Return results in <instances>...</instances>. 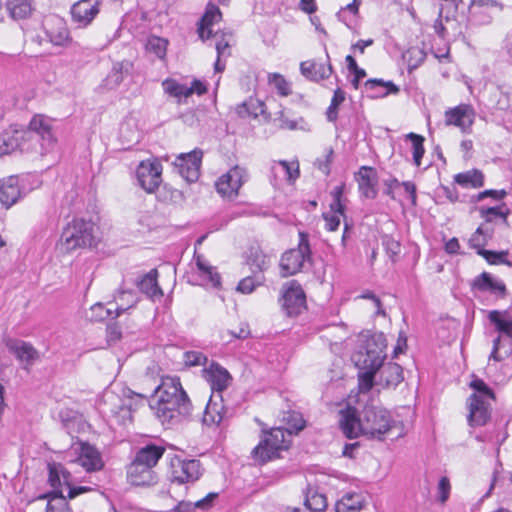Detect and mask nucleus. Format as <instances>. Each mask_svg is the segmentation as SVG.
<instances>
[{
    "instance_id": "nucleus-1",
    "label": "nucleus",
    "mask_w": 512,
    "mask_h": 512,
    "mask_svg": "<svg viewBox=\"0 0 512 512\" xmlns=\"http://www.w3.org/2000/svg\"><path fill=\"white\" fill-rule=\"evenodd\" d=\"M340 427L347 438L364 435L368 438L382 440L384 435L394 429L402 432V424L395 421L390 412L378 405H366L357 414L354 408H347L340 413Z\"/></svg>"
},
{
    "instance_id": "nucleus-2",
    "label": "nucleus",
    "mask_w": 512,
    "mask_h": 512,
    "mask_svg": "<svg viewBox=\"0 0 512 512\" xmlns=\"http://www.w3.org/2000/svg\"><path fill=\"white\" fill-rule=\"evenodd\" d=\"M150 408L162 424H170L190 415L192 403L180 379L166 376L155 389Z\"/></svg>"
},
{
    "instance_id": "nucleus-3",
    "label": "nucleus",
    "mask_w": 512,
    "mask_h": 512,
    "mask_svg": "<svg viewBox=\"0 0 512 512\" xmlns=\"http://www.w3.org/2000/svg\"><path fill=\"white\" fill-rule=\"evenodd\" d=\"M165 448L148 444L138 450L133 461L127 466V480L135 486L156 483L157 476L153 468L163 456Z\"/></svg>"
},
{
    "instance_id": "nucleus-4",
    "label": "nucleus",
    "mask_w": 512,
    "mask_h": 512,
    "mask_svg": "<svg viewBox=\"0 0 512 512\" xmlns=\"http://www.w3.org/2000/svg\"><path fill=\"white\" fill-rule=\"evenodd\" d=\"M386 346V338L381 332L361 334L352 361L359 369H380L386 358Z\"/></svg>"
},
{
    "instance_id": "nucleus-5",
    "label": "nucleus",
    "mask_w": 512,
    "mask_h": 512,
    "mask_svg": "<svg viewBox=\"0 0 512 512\" xmlns=\"http://www.w3.org/2000/svg\"><path fill=\"white\" fill-rule=\"evenodd\" d=\"M488 319L498 333L493 340L489 360L501 362L512 354V316L506 311L493 310L489 312Z\"/></svg>"
},
{
    "instance_id": "nucleus-6",
    "label": "nucleus",
    "mask_w": 512,
    "mask_h": 512,
    "mask_svg": "<svg viewBox=\"0 0 512 512\" xmlns=\"http://www.w3.org/2000/svg\"><path fill=\"white\" fill-rule=\"evenodd\" d=\"M95 242L94 224L91 221L78 218L64 228L59 246L62 251L68 253L77 248L91 247Z\"/></svg>"
},
{
    "instance_id": "nucleus-7",
    "label": "nucleus",
    "mask_w": 512,
    "mask_h": 512,
    "mask_svg": "<svg viewBox=\"0 0 512 512\" xmlns=\"http://www.w3.org/2000/svg\"><path fill=\"white\" fill-rule=\"evenodd\" d=\"M291 431L284 430L281 427L272 428L264 431L259 444L252 450V457L264 464L279 456V452L289 447Z\"/></svg>"
},
{
    "instance_id": "nucleus-8",
    "label": "nucleus",
    "mask_w": 512,
    "mask_h": 512,
    "mask_svg": "<svg viewBox=\"0 0 512 512\" xmlns=\"http://www.w3.org/2000/svg\"><path fill=\"white\" fill-rule=\"evenodd\" d=\"M299 238L298 247L286 251L281 257L280 269L283 277L298 273L303 268L304 263L311 259V250L307 234L300 232Z\"/></svg>"
},
{
    "instance_id": "nucleus-9",
    "label": "nucleus",
    "mask_w": 512,
    "mask_h": 512,
    "mask_svg": "<svg viewBox=\"0 0 512 512\" xmlns=\"http://www.w3.org/2000/svg\"><path fill=\"white\" fill-rule=\"evenodd\" d=\"M26 140L41 142V154L50 152L55 144L50 120L42 115L34 116L26 130Z\"/></svg>"
},
{
    "instance_id": "nucleus-10",
    "label": "nucleus",
    "mask_w": 512,
    "mask_h": 512,
    "mask_svg": "<svg viewBox=\"0 0 512 512\" xmlns=\"http://www.w3.org/2000/svg\"><path fill=\"white\" fill-rule=\"evenodd\" d=\"M48 470V481L50 485L54 488L53 492H56L57 494H59V491H62V494L64 495L63 487H66L67 497L73 499L76 496L89 490V488L84 486L73 487L71 485V474L60 463L48 464Z\"/></svg>"
},
{
    "instance_id": "nucleus-11",
    "label": "nucleus",
    "mask_w": 512,
    "mask_h": 512,
    "mask_svg": "<svg viewBox=\"0 0 512 512\" xmlns=\"http://www.w3.org/2000/svg\"><path fill=\"white\" fill-rule=\"evenodd\" d=\"M249 174L244 167L234 166L226 174H223L215 186L217 192L223 197L232 199L238 195L241 186L248 181Z\"/></svg>"
},
{
    "instance_id": "nucleus-12",
    "label": "nucleus",
    "mask_w": 512,
    "mask_h": 512,
    "mask_svg": "<svg viewBox=\"0 0 512 512\" xmlns=\"http://www.w3.org/2000/svg\"><path fill=\"white\" fill-rule=\"evenodd\" d=\"M281 306L288 316L298 315L305 306V293L295 280L287 282L283 287L280 299Z\"/></svg>"
},
{
    "instance_id": "nucleus-13",
    "label": "nucleus",
    "mask_w": 512,
    "mask_h": 512,
    "mask_svg": "<svg viewBox=\"0 0 512 512\" xmlns=\"http://www.w3.org/2000/svg\"><path fill=\"white\" fill-rule=\"evenodd\" d=\"M117 302V306L115 308L116 315L114 317L119 316L127 309L134 306L136 303V299L132 292L130 291H121L119 292L118 296L115 298ZM90 319L92 321H104L107 318L113 317V311L111 308H106L101 303L94 304L90 309Z\"/></svg>"
},
{
    "instance_id": "nucleus-14",
    "label": "nucleus",
    "mask_w": 512,
    "mask_h": 512,
    "mask_svg": "<svg viewBox=\"0 0 512 512\" xmlns=\"http://www.w3.org/2000/svg\"><path fill=\"white\" fill-rule=\"evenodd\" d=\"M202 155L201 150H193L176 157L174 168L187 182H195L198 179Z\"/></svg>"
},
{
    "instance_id": "nucleus-15",
    "label": "nucleus",
    "mask_w": 512,
    "mask_h": 512,
    "mask_svg": "<svg viewBox=\"0 0 512 512\" xmlns=\"http://www.w3.org/2000/svg\"><path fill=\"white\" fill-rule=\"evenodd\" d=\"M136 173L139 185L148 193L154 192L162 181V166L157 161H142Z\"/></svg>"
},
{
    "instance_id": "nucleus-16",
    "label": "nucleus",
    "mask_w": 512,
    "mask_h": 512,
    "mask_svg": "<svg viewBox=\"0 0 512 512\" xmlns=\"http://www.w3.org/2000/svg\"><path fill=\"white\" fill-rule=\"evenodd\" d=\"M97 408L104 417L125 418L130 415L129 409L119 395L112 391H105L97 402Z\"/></svg>"
},
{
    "instance_id": "nucleus-17",
    "label": "nucleus",
    "mask_w": 512,
    "mask_h": 512,
    "mask_svg": "<svg viewBox=\"0 0 512 512\" xmlns=\"http://www.w3.org/2000/svg\"><path fill=\"white\" fill-rule=\"evenodd\" d=\"M475 113L468 104H460L445 112V124L458 127L463 133H469L474 122Z\"/></svg>"
},
{
    "instance_id": "nucleus-18",
    "label": "nucleus",
    "mask_w": 512,
    "mask_h": 512,
    "mask_svg": "<svg viewBox=\"0 0 512 512\" xmlns=\"http://www.w3.org/2000/svg\"><path fill=\"white\" fill-rule=\"evenodd\" d=\"M171 467L172 480L179 484L193 482L200 476V462L195 459H175L172 461Z\"/></svg>"
},
{
    "instance_id": "nucleus-19",
    "label": "nucleus",
    "mask_w": 512,
    "mask_h": 512,
    "mask_svg": "<svg viewBox=\"0 0 512 512\" xmlns=\"http://www.w3.org/2000/svg\"><path fill=\"white\" fill-rule=\"evenodd\" d=\"M495 9H502L495 0H471L468 9L470 20L477 25H488L493 20L492 11Z\"/></svg>"
},
{
    "instance_id": "nucleus-20",
    "label": "nucleus",
    "mask_w": 512,
    "mask_h": 512,
    "mask_svg": "<svg viewBox=\"0 0 512 512\" xmlns=\"http://www.w3.org/2000/svg\"><path fill=\"white\" fill-rule=\"evenodd\" d=\"M75 451L78 454L76 462L87 472L99 471L103 468L101 454L94 446L81 442L75 447Z\"/></svg>"
},
{
    "instance_id": "nucleus-21",
    "label": "nucleus",
    "mask_w": 512,
    "mask_h": 512,
    "mask_svg": "<svg viewBox=\"0 0 512 512\" xmlns=\"http://www.w3.org/2000/svg\"><path fill=\"white\" fill-rule=\"evenodd\" d=\"M470 426H483L490 419L489 403L477 394H472L468 399Z\"/></svg>"
},
{
    "instance_id": "nucleus-22",
    "label": "nucleus",
    "mask_w": 512,
    "mask_h": 512,
    "mask_svg": "<svg viewBox=\"0 0 512 512\" xmlns=\"http://www.w3.org/2000/svg\"><path fill=\"white\" fill-rule=\"evenodd\" d=\"M100 0H80L71 8V15L79 25H88L99 13Z\"/></svg>"
},
{
    "instance_id": "nucleus-23",
    "label": "nucleus",
    "mask_w": 512,
    "mask_h": 512,
    "mask_svg": "<svg viewBox=\"0 0 512 512\" xmlns=\"http://www.w3.org/2000/svg\"><path fill=\"white\" fill-rule=\"evenodd\" d=\"M26 130L8 129L0 133V156L10 154L18 149L23 150L26 141Z\"/></svg>"
},
{
    "instance_id": "nucleus-24",
    "label": "nucleus",
    "mask_w": 512,
    "mask_h": 512,
    "mask_svg": "<svg viewBox=\"0 0 512 512\" xmlns=\"http://www.w3.org/2000/svg\"><path fill=\"white\" fill-rule=\"evenodd\" d=\"M7 347L20 362L25 363V368L33 365L39 359V352L30 343L11 340L7 343Z\"/></svg>"
},
{
    "instance_id": "nucleus-25",
    "label": "nucleus",
    "mask_w": 512,
    "mask_h": 512,
    "mask_svg": "<svg viewBox=\"0 0 512 512\" xmlns=\"http://www.w3.org/2000/svg\"><path fill=\"white\" fill-rule=\"evenodd\" d=\"M20 196L21 190L17 176H9L0 180V202L5 207H11Z\"/></svg>"
},
{
    "instance_id": "nucleus-26",
    "label": "nucleus",
    "mask_w": 512,
    "mask_h": 512,
    "mask_svg": "<svg viewBox=\"0 0 512 512\" xmlns=\"http://www.w3.org/2000/svg\"><path fill=\"white\" fill-rule=\"evenodd\" d=\"M359 190L363 196L373 199L377 195V175L372 167L362 166L357 175Z\"/></svg>"
},
{
    "instance_id": "nucleus-27",
    "label": "nucleus",
    "mask_w": 512,
    "mask_h": 512,
    "mask_svg": "<svg viewBox=\"0 0 512 512\" xmlns=\"http://www.w3.org/2000/svg\"><path fill=\"white\" fill-rule=\"evenodd\" d=\"M300 70L306 78L315 82L327 79L333 72L332 65L329 62L325 64L315 60L302 62Z\"/></svg>"
},
{
    "instance_id": "nucleus-28",
    "label": "nucleus",
    "mask_w": 512,
    "mask_h": 512,
    "mask_svg": "<svg viewBox=\"0 0 512 512\" xmlns=\"http://www.w3.org/2000/svg\"><path fill=\"white\" fill-rule=\"evenodd\" d=\"M364 89L368 97L382 98L389 94H397L399 88L391 81H384L382 79H369L364 83Z\"/></svg>"
},
{
    "instance_id": "nucleus-29",
    "label": "nucleus",
    "mask_w": 512,
    "mask_h": 512,
    "mask_svg": "<svg viewBox=\"0 0 512 512\" xmlns=\"http://www.w3.org/2000/svg\"><path fill=\"white\" fill-rule=\"evenodd\" d=\"M206 378L212 391L217 392L220 398L221 392L227 388L231 379L228 371L218 364L211 365Z\"/></svg>"
},
{
    "instance_id": "nucleus-30",
    "label": "nucleus",
    "mask_w": 512,
    "mask_h": 512,
    "mask_svg": "<svg viewBox=\"0 0 512 512\" xmlns=\"http://www.w3.org/2000/svg\"><path fill=\"white\" fill-rule=\"evenodd\" d=\"M379 384L384 387H396L403 381V369L397 363L389 362L381 366Z\"/></svg>"
},
{
    "instance_id": "nucleus-31",
    "label": "nucleus",
    "mask_w": 512,
    "mask_h": 512,
    "mask_svg": "<svg viewBox=\"0 0 512 512\" xmlns=\"http://www.w3.org/2000/svg\"><path fill=\"white\" fill-rule=\"evenodd\" d=\"M132 68L133 64L128 60L114 63L110 73L104 80L105 86L108 89H114L118 87L124 80V77L132 71Z\"/></svg>"
},
{
    "instance_id": "nucleus-32",
    "label": "nucleus",
    "mask_w": 512,
    "mask_h": 512,
    "mask_svg": "<svg viewBox=\"0 0 512 512\" xmlns=\"http://www.w3.org/2000/svg\"><path fill=\"white\" fill-rule=\"evenodd\" d=\"M221 16V11L217 6L209 5L207 7L198 27V34L202 40H206L212 36L211 26L218 22Z\"/></svg>"
},
{
    "instance_id": "nucleus-33",
    "label": "nucleus",
    "mask_w": 512,
    "mask_h": 512,
    "mask_svg": "<svg viewBox=\"0 0 512 512\" xmlns=\"http://www.w3.org/2000/svg\"><path fill=\"white\" fill-rule=\"evenodd\" d=\"M272 172L275 177H280L293 183L299 177V163L297 161L288 162L280 160L272 166Z\"/></svg>"
},
{
    "instance_id": "nucleus-34",
    "label": "nucleus",
    "mask_w": 512,
    "mask_h": 512,
    "mask_svg": "<svg viewBox=\"0 0 512 512\" xmlns=\"http://www.w3.org/2000/svg\"><path fill=\"white\" fill-rule=\"evenodd\" d=\"M5 6L14 20L26 19L33 11L32 0H7Z\"/></svg>"
},
{
    "instance_id": "nucleus-35",
    "label": "nucleus",
    "mask_w": 512,
    "mask_h": 512,
    "mask_svg": "<svg viewBox=\"0 0 512 512\" xmlns=\"http://www.w3.org/2000/svg\"><path fill=\"white\" fill-rule=\"evenodd\" d=\"M473 286L480 291H490L492 293H505V284L494 279L489 273L483 272L475 278Z\"/></svg>"
},
{
    "instance_id": "nucleus-36",
    "label": "nucleus",
    "mask_w": 512,
    "mask_h": 512,
    "mask_svg": "<svg viewBox=\"0 0 512 512\" xmlns=\"http://www.w3.org/2000/svg\"><path fill=\"white\" fill-rule=\"evenodd\" d=\"M138 287L141 292L150 298L161 297L162 291L157 283V271L152 270L145 274L138 282Z\"/></svg>"
},
{
    "instance_id": "nucleus-37",
    "label": "nucleus",
    "mask_w": 512,
    "mask_h": 512,
    "mask_svg": "<svg viewBox=\"0 0 512 512\" xmlns=\"http://www.w3.org/2000/svg\"><path fill=\"white\" fill-rule=\"evenodd\" d=\"M454 180L457 184L465 188H479L484 185V175L481 171L476 169L456 174Z\"/></svg>"
},
{
    "instance_id": "nucleus-38",
    "label": "nucleus",
    "mask_w": 512,
    "mask_h": 512,
    "mask_svg": "<svg viewBox=\"0 0 512 512\" xmlns=\"http://www.w3.org/2000/svg\"><path fill=\"white\" fill-rule=\"evenodd\" d=\"M362 496L356 493H347L336 503V512H359L362 509Z\"/></svg>"
},
{
    "instance_id": "nucleus-39",
    "label": "nucleus",
    "mask_w": 512,
    "mask_h": 512,
    "mask_svg": "<svg viewBox=\"0 0 512 512\" xmlns=\"http://www.w3.org/2000/svg\"><path fill=\"white\" fill-rule=\"evenodd\" d=\"M196 265L204 279H207L213 287H220L221 277L215 267L209 265L200 255L196 256Z\"/></svg>"
},
{
    "instance_id": "nucleus-40",
    "label": "nucleus",
    "mask_w": 512,
    "mask_h": 512,
    "mask_svg": "<svg viewBox=\"0 0 512 512\" xmlns=\"http://www.w3.org/2000/svg\"><path fill=\"white\" fill-rule=\"evenodd\" d=\"M165 93L181 101L182 98H188L191 96V90L188 89L187 85L181 84L174 79H166L162 83Z\"/></svg>"
},
{
    "instance_id": "nucleus-41",
    "label": "nucleus",
    "mask_w": 512,
    "mask_h": 512,
    "mask_svg": "<svg viewBox=\"0 0 512 512\" xmlns=\"http://www.w3.org/2000/svg\"><path fill=\"white\" fill-rule=\"evenodd\" d=\"M45 497H49L46 512H71L62 491H59V494L52 492Z\"/></svg>"
},
{
    "instance_id": "nucleus-42",
    "label": "nucleus",
    "mask_w": 512,
    "mask_h": 512,
    "mask_svg": "<svg viewBox=\"0 0 512 512\" xmlns=\"http://www.w3.org/2000/svg\"><path fill=\"white\" fill-rule=\"evenodd\" d=\"M406 138L412 142L413 162L417 167H419L421 165V160L425 153V148L423 145L425 139L423 136L415 134L413 132L407 134Z\"/></svg>"
},
{
    "instance_id": "nucleus-43",
    "label": "nucleus",
    "mask_w": 512,
    "mask_h": 512,
    "mask_svg": "<svg viewBox=\"0 0 512 512\" xmlns=\"http://www.w3.org/2000/svg\"><path fill=\"white\" fill-rule=\"evenodd\" d=\"M403 58L407 62L408 70L412 71L425 61L426 53L418 47H412L403 54Z\"/></svg>"
},
{
    "instance_id": "nucleus-44",
    "label": "nucleus",
    "mask_w": 512,
    "mask_h": 512,
    "mask_svg": "<svg viewBox=\"0 0 512 512\" xmlns=\"http://www.w3.org/2000/svg\"><path fill=\"white\" fill-rule=\"evenodd\" d=\"M306 507L312 512H323L327 508V500L324 494L309 491L305 500Z\"/></svg>"
},
{
    "instance_id": "nucleus-45",
    "label": "nucleus",
    "mask_w": 512,
    "mask_h": 512,
    "mask_svg": "<svg viewBox=\"0 0 512 512\" xmlns=\"http://www.w3.org/2000/svg\"><path fill=\"white\" fill-rule=\"evenodd\" d=\"M479 212L486 222H492L495 217H501L504 221H507L510 210L506 207V204L503 203L496 207H481L479 208Z\"/></svg>"
},
{
    "instance_id": "nucleus-46",
    "label": "nucleus",
    "mask_w": 512,
    "mask_h": 512,
    "mask_svg": "<svg viewBox=\"0 0 512 512\" xmlns=\"http://www.w3.org/2000/svg\"><path fill=\"white\" fill-rule=\"evenodd\" d=\"M168 41L164 38L153 36L148 39L146 48L159 59H163L166 55Z\"/></svg>"
},
{
    "instance_id": "nucleus-47",
    "label": "nucleus",
    "mask_w": 512,
    "mask_h": 512,
    "mask_svg": "<svg viewBox=\"0 0 512 512\" xmlns=\"http://www.w3.org/2000/svg\"><path fill=\"white\" fill-rule=\"evenodd\" d=\"M268 82L272 85L281 96H288L291 94L290 84L286 79L278 73L269 74Z\"/></svg>"
},
{
    "instance_id": "nucleus-48",
    "label": "nucleus",
    "mask_w": 512,
    "mask_h": 512,
    "mask_svg": "<svg viewBox=\"0 0 512 512\" xmlns=\"http://www.w3.org/2000/svg\"><path fill=\"white\" fill-rule=\"evenodd\" d=\"M237 112L240 116L253 115L257 117L258 113H263V104L257 100L250 99L238 106Z\"/></svg>"
},
{
    "instance_id": "nucleus-49",
    "label": "nucleus",
    "mask_w": 512,
    "mask_h": 512,
    "mask_svg": "<svg viewBox=\"0 0 512 512\" xmlns=\"http://www.w3.org/2000/svg\"><path fill=\"white\" fill-rule=\"evenodd\" d=\"M249 264L253 272H263L270 265V259L261 251H256L249 259Z\"/></svg>"
},
{
    "instance_id": "nucleus-50",
    "label": "nucleus",
    "mask_w": 512,
    "mask_h": 512,
    "mask_svg": "<svg viewBox=\"0 0 512 512\" xmlns=\"http://www.w3.org/2000/svg\"><path fill=\"white\" fill-rule=\"evenodd\" d=\"M359 373V389L361 392H368L374 384V376L379 369H360Z\"/></svg>"
},
{
    "instance_id": "nucleus-51",
    "label": "nucleus",
    "mask_w": 512,
    "mask_h": 512,
    "mask_svg": "<svg viewBox=\"0 0 512 512\" xmlns=\"http://www.w3.org/2000/svg\"><path fill=\"white\" fill-rule=\"evenodd\" d=\"M382 245L392 261L396 260V257L401 252V244L399 241L395 240L393 237L389 235H384L382 237Z\"/></svg>"
},
{
    "instance_id": "nucleus-52",
    "label": "nucleus",
    "mask_w": 512,
    "mask_h": 512,
    "mask_svg": "<svg viewBox=\"0 0 512 512\" xmlns=\"http://www.w3.org/2000/svg\"><path fill=\"white\" fill-rule=\"evenodd\" d=\"M470 387L472 389H474V391H475L473 394H477L478 396H481L484 400L494 398L493 391L482 379H479V378L473 379L470 383Z\"/></svg>"
},
{
    "instance_id": "nucleus-53",
    "label": "nucleus",
    "mask_w": 512,
    "mask_h": 512,
    "mask_svg": "<svg viewBox=\"0 0 512 512\" xmlns=\"http://www.w3.org/2000/svg\"><path fill=\"white\" fill-rule=\"evenodd\" d=\"M490 237L488 232H485L482 226L478 227L474 234L469 239V244L472 248L483 250L482 248L487 244Z\"/></svg>"
},
{
    "instance_id": "nucleus-54",
    "label": "nucleus",
    "mask_w": 512,
    "mask_h": 512,
    "mask_svg": "<svg viewBox=\"0 0 512 512\" xmlns=\"http://www.w3.org/2000/svg\"><path fill=\"white\" fill-rule=\"evenodd\" d=\"M478 254L482 255L491 264L504 263L509 266L511 265L509 261L505 260V256L508 254L507 251L494 252L489 250H479Z\"/></svg>"
},
{
    "instance_id": "nucleus-55",
    "label": "nucleus",
    "mask_w": 512,
    "mask_h": 512,
    "mask_svg": "<svg viewBox=\"0 0 512 512\" xmlns=\"http://www.w3.org/2000/svg\"><path fill=\"white\" fill-rule=\"evenodd\" d=\"M50 41L54 45L62 46L64 45L68 39H69V32L64 27V25L61 23V26L59 27L58 31H50L47 33Z\"/></svg>"
},
{
    "instance_id": "nucleus-56",
    "label": "nucleus",
    "mask_w": 512,
    "mask_h": 512,
    "mask_svg": "<svg viewBox=\"0 0 512 512\" xmlns=\"http://www.w3.org/2000/svg\"><path fill=\"white\" fill-rule=\"evenodd\" d=\"M184 363L186 366H200L207 361L206 356L198 351H188L184 353Z\"/></svg>"
},
{
    "instance_id": "nucleus-57",
    "label": "nucleus",
    "mask_w": 512,
    "mask_h": 512,
    "mask_svg": "<svg viewBox=\"0 0 512 512\" xmlns=\"http://www.w3.org/2000/svg\"><path fill=\"white\" fill-rule=\"evenodd\" d=\"M263 278L255 279L253 277H246L242 279L238 286L237 290L244 294H249L254 291L255 287L262 283Z\"/></svg>"
},
{
    "instance_id": "nucleus-58",
    "label": "nucleus",
    "mask_w": 512,
    "mask_h": 512,
    "mask_svg": "<svg viewBox=\"0 0 512 512\" xmlns=\"http://www.w3.org/2000/svg\"><path fill=\"white\" fill-rule=\"evenodd\" d=\"M221 420H222L221 414L219 413V411L215 410L214 405H212V403L210 401L208 403L205 413H204V417H203L204 423L207 425L219 424L221 422Z\"/></svg>"
},
{
    "instance_id": "nucleus-59",
    "label": "nucleus",
    "mask_w": 512,
    "mask_h": 512,
    "mask_svg": "<svg viewBox=\"0 0 512 512\" xmlns=\"http://www.w3.org/2000/svg\"><path fill=\"white\" fill-rule=\"evenodd\" d=\"M276 120L279 121L281 129L295 130L297 128V122L290 119L284 110L279 111Z\"/></svg>"
},
{
    "instance_id": "nucleus-60",
    "label": "nucleus",
    "mask_w": 512,
    "mask_h": 512,
    "mask_svg": "<svg viewBox=\"0 0 512 512\" xmlns=\"http://www.w3.org/2000/svg\"><path fill=\"white\" fill-rule=\"evenodd\" d=\"M340 216L332 213H324L325 228L329 231H335L340 226Z\"/></svg>"
},
{
    "instance_id": "nucleus-61",
    "label": "nucleus",
    "mask_w": 512,
    "mask_h": 512,
    "mask_svg": "<svg viewBox=\"0 0 512 512\" xmlns=\"http://www.w3.org/2000/svg\"><path fill=\"white\" fill-rule=\"evenodd\" d=\"M507 195L505 190H485L480 192L476 197V201H482L486 197H492L495 200H501Z\"/></svg>"
},
{
    "instance_id": "nucleus-62",
    "label": "nucleus",
    "mask_w": 512,
    "mask_h": 512,
    "mask_svg": "<svg viewBox=\"0 0 512 512\" xmlns=\"http://www.w3.org/2000/svg\"><path fill=\"white\" fill-rule=\"evenodd\" d=\"M439 499L442 503L446 502L450 493V482L446 477H442L438 484Z\"/></svg>"
},
{
    "instance_id": "nucleus-63",
    "label": "nucleus",
    "mask_w": 512,
    "mask_h": 512,
    "mask_svg": "<svg viewBox=\"0 0 512 512\" xmlns=\"http://www.w3.org/2000/svg\"><path fill=\"white\" fill-rule=\"evenodd\" d=\"M287 420L289 423H291L290 428L295 430V432H299L305 427V421L297 413L289 414V418Z\"/></svg>"
},
{
    "instance_id": "nucleus-64",
    "label": "nucleus",
    "mask_w": 512,
    "mask_h": 512,
    "mask_svg": "<svg viewBox=\"0 0 512 512\" xmlns=\"http://www.w3.org/2000/svg\"><path fill=\"white\" fill-rule=\"evenodd\" d=\"M217 497V494L216 493H209L206 497H204L203 499L201 500H198L196 501L195 503H192V506L194 507V510L196 508H201V509H208L211 507L212 505V502L214 501V499Z\"/></svg>"
}]
</instances>
